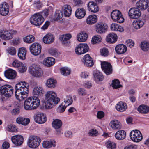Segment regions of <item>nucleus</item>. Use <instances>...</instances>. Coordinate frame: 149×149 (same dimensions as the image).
Segmentation results:
<instances>
[{"label": "nucleus", "mask_w": 149, "mask_h": 149, "mask_svg": "<svg viewBox=\"0 0 149 149\" xmlns=\"http://www.w3.org/2000/svg\"><path fill=\"white\" fill-rule=\"evenodd\" d=\"M44 90L41 87H35L32 92L34 96L29 97L25 100L24 106L25 109L27 110L36 109L39 106L40 101L38 97H40L43 94Z\"/></svg>", "instance_id": "f257e3e1"}, {"label": "nucleus", "mask_w": 149, "mask_h": 149, "mask_svg": "<svg viewBox=\"0 0 149 149\" xmlns=\"http://www.w3.org/2000/svg\"><path fill=\"white\" fill-rule=\"evenodd\" d=\"M29 84L25 82H20L15 85V95L17 100H23L28 95Z\"/></svg>", "instance_id": "f03ea898"}, {"label": "nucleus", "mask_w": 149, "mask_h": 149, "mask_svg": "<svg viewBox=\"0 0 149 149\" xmlns=\"http://www.w3.org/2000/svg\"><path fill=\"white\" fill-rule=\"evenodd\" d=\"M45 102L44 107L47 109L52 108L60 101V99L57 97V93L53 91L47 92L45 95Z\"/></svg>", "instance_id": "7ed1b4c3"}, {"label": "nucleus", "mask_w": 149, "mask_h": 149, "mask_svg": "<svg viewBox=\"0 0 149 149\" xmlns=\"http://www.w3.org/2000/svg\"><path fill=\"white\" fill-rule=\"evenodd\" d=\"M29 72L33 76L39 77L43 74V71L39 65L34 64L31 65L29 67Z\"/></svg>", "instance_id": "20e7f679"}, {"label": "nucleus", "mask_w": 149, "mask_h": 149, "mask_svg": "<svg viewBox=\"0 0 149 149\" xmlns=\"http://www.w3.org/2000/svg\"><path fill=\"white\" fill-rule=\"evenodd\" d=\"M44 21V18L40 12L35 13L31 16L30 19V23L36 26L41 25Z\"/></svg>", "instance_id": "39448f33"}, {"label": "nucleus", "mask_w": 149, "mask_h": 149, "mask_svg": "<svg viewBox=\"0 0 149 149\" xmlns=\"http://www.w3.org/2000/svg\"><path fill=\"white\" fill-rule=\"evenodd\" d=\"M41 140L38 137L34 135H30L27 141V145L30 148H36L39 145Z\"/></svg>", "instance_id": "423d86ee"}, {"label": "nucleus", "mask_w": 149, "mask_h": 149, "mask_svg": "<svg viewBox=\"0 0 149 149\" xmlns=\"http://www.w3.org/2000/svg\"><path fill=\"white\" fill-rule=\"evenodd\" d=\"M17 31L16 30H0V37L2 39L8 40L11 39L13 35L16 34Z\"/></svg>", "instance_id": "0eeeda50"}, {"label": "nucleus", "mask_w": 149, "mask_h": 149, "mask_svg": "<svg viewBox=\"0 0 149 149\" xmlns=\"http://www.w3.org/2000/svg\"><path fill=\"white\" fill-rule=\"evenodd\" d=\"M13 87L9 85H5L0 88V92L6 97H9L12 96L14 92Z\"/></svg>", "instance_id": "6e6552de"}, {"label": "nucleus", "mask_w": 149, "mask_h": 149, "mask_svg": "<svg viewBox=\"0 0 149 149\" xmlns=\"http://www.w3.org/2000/svg\"><path fill=\"white\" fill-rule=\"evenodd\" d=\"M111 17L114 21L120 23H123L124 19L121 12L117 10H113L111 14Z\"/></svg>", "instance_id": "1a4fd4ad"}, {"label": "nucleus", "mask_w": 149, "mask_h": 149, "mask_svg": "<svg viewBox=\"0 0 149 149\" xmlns=\"http://www.w3.org/2000/svg\"><path fill=\"white\" fill-rule=\"evenodd\" d=\"M130 136L132 141L136 142L140 141L143 138L141 132L137 130L132 131L130 133Z\"/></svg>", "instance_id": "9d476101"}, {"label": "nucleus", "mask_w": 149, "mask_h": 149, "mask_svg": "<svg viewBox=\"0 0 149 149\" xmlns=\"http://www.w3.org/2000/svg\"><path fill=\"white\" fill-rule=\"evenodd\" d=\"M89 47L87 44L81 43L77 46L75 48L76 53L78 55H81L88 52Z\"/></svg>", "instance_id": "9b49d317"}, {"label": "nucleus", "mask_w": 149, "mask_h": 149, "mask_svg": "<svg viewBox=\"0 0 149 149\" xmlns=\"http://www.w3.org/2000/svg\"><path fill=\"white\" fill-rule=\"evenodd\" d=\"M95 28L97 33L101 34L105 33L107 31L108 27L105 23L100 22L95 25Z\"/></svg>", "instance_id": "f8f14e48"}, {"label": "nucleus", "mask_w": 149, "mask_h": 149, "mask_svg": "<svg viewBox=\"0 0 149 149\" xmlns=\"http://www.w3.org/2000/svg\"><path fill=\"white\" fill-rule=\"evenodd\" d=\"M141 15L140 10L137 7L132 8L128 11L129 16L132 19H137L140 17Z\"/></svg>", "instance_id": "ddd939ff"}, {"label": "nucleus", "mask_w": 149, "mask_h": 149, "mask_svg": "<svg viewBox=\"0 0 149 149\" xmlns=\"http://www.w3.org/2000/svg\"><path fill=\"white\" fill-rule=\"evenodd\" d=\"M29 49L32 54L37 56L41 53V46L40 44L34 43L30 47Z\"/></svg>", "instance_id": "4468645a"}, {"label": "nucleus", "mask_w": 149, "mask_h": 149, "mask_svg": "<svg viewBox=\"0 0 149 149\" xmlns=\"http://www.w3.org/2000/svg\"><path fill=\"white\" fill-rule=\"evenodd\" d=\"M101 66L102 70L107 75H109L112 73V66L109 63L106 61L102 62Z\"/></svg>", "instance_id": "2eb2a0df"}, {"label": "nucleus", "mask_w": 149, "mask_h": 149, "mask_svg": "<svg viewBox=\"0 0 149 149\" xmlns=\"http://www.w3.org/2000/svg\"><path fill=\"white\" fill-rule=\"evenodd\" d=\"M136 5V6L140 10H145L149 7V0H139Z\"/></svg>", "instance_id": "dca6fc26"}, {"label": "nucleus", "mask_w": 149, "mask_h": 149, "mask_svg": "<svg viewBox=\"0 0 149 149\" xmlns=\"http://www.w3.org/2000/svg\"><path fill=\"white\" fill-rule=\"evenodd\" d=\"M9 11V7L8 4L3 2L0 4V14L3 16L8 15Z\"/></svg>", "instance_id": "f3484780"}, {"label": "nucleus", "mask_w": 149, "mask_h": 149, "mask_svg": "<svg viewBox=\"0 0 149 149\" xmlns=\"http://www.w3.org/2000/svg\"><path fill=\"white\" fill-rule=\"evenodd\" d=\"M34 119L35 122L39 124L43 123L46 121L45 116L42 112L36 114L34 116Z\"/></svg>", "instance_id": "a211bd4d"}, {"label": "nucleus", "mask_w": 149, "mask_h": 149, "mask_svg": "<svg viewBox=\"0 0 149 149\" xmlns=\"http://www.w3.org/2000/svg\"><path fill=\"white\" fill-rule=\"evenodd\" d=\"M13 143L16 146H19L22 145L24 141L23 137L21 135H17L11 137Z\"/></svg>", "instance_id": "6ab92c4d"}, {"label": "nucleus", "mask_w": 149, "mask_h": 149, "mask_svg": "<svg viewBox=\"0 0 149 149\" xmlns=\"http://www.w3.org/2000/svg\"><path fill=\"white\" fill-rule=\"evenodd\" d=\"M82 61L84 65L87 67H91L94 65L92 58L88 54H86L84 56Z\"/></svg>", "instance_id": "aec40b11"}, {"label": "nucleus", "mask_w": 149, "mask_h": 149, "mask_svg": "<svg viewBox=\"0 0 149 149\" xmlns=\"http://www.w3.org/2000/svg\"><path fill=\"white\" fill-rule=\"evenodd\" d=\"M71 37V34L68 33L60 35L59 37V39L63 46H67L68 44V40Z\"/></svg>", "instance_id": "412c9836"}, {"label": "nucleus", "mask_w": 149, "mask_h": 149, "mask_svg": "<svg viewBox=\"0 0 149 149\" xmlns=\"http://www.w3.org/2000/svg\"><path fill=\"white\" fill-rule=\"evenodd\" d=\"M88 10L91 12L96 13L99 11V8L96 3L92 1H89L87 4Z\"/></svg>", "instance_id": "4be33fe9"}, {"label": "nucleus", "mask_w": 149, "mask_h": 149, "mask_svg": "<svg viewBox=\"0 0 149 149\" xmlns=\"http://www.w3.org/2000/svg\"><path fill=\"white\" fill-rule=\"evenodd\" d=\"M62 17L63 13L62 11L59 10H56L52 17V20L61 23L63 22Z\"/></svg>", "instance_id": "5701e85b"}, {"label": "nucleus", "mask_w": 149, "mask_h": 149, "mask_svg": "<svg viewBox=\"0 0 149 149\" xmlns=\"http://www.w3.org/2000/svg\"><path fill=\"white\" fill-rule=\"evenodd\" d=\"M115 50L117 54H121L125 53L127 50V47L124 45L118 44L115 47Z\"/></svg>", "instance_id": "b1692460"}, {"label": "nucleus", "mask_w": 149, "mask_h": 149, "mask_svg": "<svg viewBox=\"0 0 149 149\" xmlns=\"http://www.w3.org/2000/svg\"><path fill=\"white\" fill-rule=\"evenodd\" d=\"M4 75L8 79H13L16 77V72L13 70L9 69L5 71Z\"/></svg>", "instance_id": "393cba45"}, {"label": "nucleus", "mask_w": 149, "mask_h": 149, "mask_svg": "<svg viewBox=\"0 0 149 149\" xmlns=\"http://www.w3.org/2000/svg\"><path fill=\"white\" fill-rule=\"evenodd\" d=\"M54 40V36L51 34H47L43 38L44 42L46 44H50L52 43Z\"/></svg>", "instance_id": "a878e982"}, {"label": "nucleus", "mask_w": 149, "mask_h": 149, "mask_svg": "<svg viewBox=\"0 0 149 149\" xmlns=\"http://www.w3.org/2000/svg\"><path fill=\"white\" fill-rule=\"evenodd\" d=\"M110 127L113 130H119L121 128V125L120 122L117 120H111L110 123Z\"/></svg>", "instance_id": "bb28decb"}, {"label": "nucleus", "mask_w": 149, "mask_h": 149, "mask_svg": "<svg viewBox=\"0 0 149 149\" xmlns=\"http://www.w3.org/2000/svg\"><path fill=\"white\" fill-rule=\"evenodd\" d=\"M93 76L94 80L96 82L102 81L104 77L102 74L99 71H94L93 72Z\"/></svg>", "instance_id": "cd10ccee"}, {"label": "nucleus", "mask_w": 149, "mask_h": 149, "mask_svg": "<svg viewBox=\"0 0 149 149\" xmlns=\"http://www.w3.org/2000/svg\"><path fill=\"white\" fill-rule=\"evenodd\" d=\"M115 107L118 111L122 112L126 110L127 108V106L125 103L120 101L116 104Z\"/></svg>", "instance_id": "c85d7f7f"}, {"label": "nucleus", "mask_w": 149, "mask_h": 149, "mask_svg": "<svg viewBox=\"0 0 149 149\" xmlns=\"http://www.w3.org/2000/svg\"><path fill=\"white\" fill-rule=\"evenodd\" d=\"M56 141L54 140L52 141H43L42 143L43 147L45 149H49L52 148V146L55 147L56 146L55 144L56 143Z\"/></svg>", "instance_id": "c756f323"}, {"label": "nucleus", "mask_w": 149, "mask_h": 149, "mask_svg": "<svg viewBox=\"0 0 149 149\" xmlns=\"http://www.w3.org/2000/svg\"><path fill=\"white\" fill-rule=\"evenodd\" d=\"M117 36L114 33H111L106 37V41L110 43L115 42L117 40Z\"/></svg>", "instance_id": "7c9ffc66"}, {"label": "nucleus", "mask_w": 149, "mask_h": 149, "mask_svg": "<svg viewBox=\"0 0 149 149\" xmlns=\"http://www.w3.org/2000/svg\"><path fill=\"white\" fill-rule=\"evenodd\" d=\"M62 11L66 17L70 16L71 14L72 10L71 6L68 5H65L62 8Z\"/></svg>", "instance_id": "2f4dec72"}, {"label": "nucleus", "mask_w": 149, "mask_h": 149, "mask_svg": "<svg viewBox=\"0 0 149 149\" xmlns=\"http://www.w3.org/2000/svg\"><path fill=\"white\" fill-rule=\"evenodd\" d=\"M126 133L123 130H120L117 132L115 135L116 138L118 140H123L126 137Z\"/></svg>", "instance_id": "473e14b6"}, {"label": "nucleus", "mask_w": 149, "mask_h": 149, "mask_svg": "<svg viewBox=\"0 0 149 149\" xmlns=\"http://www.w3.org/2000/svg\"><path fill=\"white\" fill-rule=\"evenodd\" d=\"M86 15V11L82 8L77 9L75 13L76 17L78 19H81L84 17Z\"/></svg>", "instance_id": "72a5a7b5"}, {"label": "nucleus", "mask_w": 149, "mask_h": 149, "mask_svg": "<svg viewBox=\"0 0 149 149\" xmlns=\"http://www.w3.org/2000/svg\"><path fill=\"white\" fill-rule=\"evenodd\" d=\"M26 52V49L25 48L22 47L19 48L18 52V56L19 58L22 60L25 59Z\"/></svg>", "instance_id": "f704fd0d"}, {"label": "nucleus", "mask_w": 149, "mask_h": 149, "mask_svg": "<svg viewBox=\"0 0 149 149\" xmlns=\"http://www.w3.org/2000/svg\"><path fill=\"white\" fill-rule=\"evenodd\" d=\"M97 20V17L94 15H89L86 20L87 23L88 24H93L95 23Z\"/></svg>", "instance_id": "c9c22d12"}, {"label": "nucleus", "mask_w": 149, "mask_h": 149, "mask_svg": "<svg viewBox=\"0 0 149 149\" xmlns=\"http://www.w3.org/2000/svg\"><path fill=\"white\" fill-rule=\"evenodd\" d=\"M55 63L54 58L52 57H48L45 58L43 61V64L48 67L53 65Z\"/></svg>", "instance_id": "e433bc0d"}, {"label": "nucleus", "mask_w": 149, "mask_h": 149, "mask_svg": "<svg viewBox=\"0 0 149 149\" xmlns=\"http://www.w3.org/2000/svg\"><path fill=\"white\" fill-rule=\"evenodd\" d=\"M30 121L29 119L26 118L22 117H18L16 120V122L17 123L25 126L27 125Z\"/></svg>", "instance_id": "4c0bfd02"}, {"label": "nucleus", "mask_w": 149, "mask_h": 149, "mask_svg": "<svg viewBox=\"0 0 149 149\" xmlns=\"http://www.w3.org/2000/svg\"><path fill=\"white\" fill-rule=\"evenodd\" d=\"M144 24L143 21L139 19L134 20L132 22L133 27L138 29L142 27Z\"/></svg>", "instance_id": "58836bf2"}, {"label": "nucleus", "mask_w": 149, "mask_h": 149, "mask_svg": "<svg viewBox=\"0 0 149 149\" xmlns=\"http://www.w3.org/2000/svg\"><path fill=\"white\" fill-rule=\"evenodd\" d=\"M137 110L141 113L147 114L149 112V107L146 105H141L138 107Z\"/></svg>", "instance_id": "ea45409f"}, {"label": "nucleus", "mask_w": 149, "mask_h": 149, "mask_svg": "<svg viewBox=\"0 0 149 149\" xmlns=\"http://www.w3.org/2000/svg\"><path fill=\"white\" fill-rule=\"evenodd\" d=\"M57 83V81L53 78H49L46 81V84L47 86L51 88H54Z\"/></svg>", "instance_id": "a19ab883"}, {"label": "nucleus", "mask_w": 149, "mask_h": 149, "mask_svg": "<svg viewBox=\"0 0 149 149\" xmlns=\"http://www.w3.org/2000/svg\"><path fill=\"white\" fill-rule=\"evenodd\" d=\"M88 36L85 33L81 32L77 35V39L79 42H84L87 40Z\"/></svg>", "instance_id": "79ce46f5"}, {"label": "nucleus", "mask_w": 149, "mask_h": 149, "mask_svg": "<svg viewBox=\"0 0 149 149\" xmlns=\"http://www.w3.org/2000/svg\"><path fill=\"white\" fill-rule=\"evenodd\" d=\"M105 145L107 149H116V143L113 141L108 140L105 142Z\"/></svg>", "instance_id": "37998d69"}, {"label": "nucleus", "mask_w": 149, "mask_h": 149, "mask_svg": "<svg viewBox=\"0 0 149 149\" xmlns=\"http://www.w3.org/2000/svg\"><path fill=\"white\" fill-rule=\"evenodd\" d=\"M23 40L25 42L30 44L34 42L35 40V38L33 35H29L24 37Z\"/></svg>", "instance_id": "c03bdc74"}, {"label": "nucleus", "mask_w": 149, "mask_h": 149, "mask_svg": "<svg viewBox=\"0 0 149 149\" xmlns=\"http://www.w3.org/2000/svg\"><path fill=\"white\" fill-rule=\"evenodd\" d=\"M73 102L72 97L70 95H66L64 98V102L65 103V105L67 106L72 104Z\"/></svg>", "instance_id": "a18cd8bd"}, {"label": "nucleus", "mask_w": 149, "mask_h": 149, "mask_svg": "<svg viewBox=\"0 0 149 149\" xmlns=\"http://www.w3.org/2000/svg\"><path fill=\"white\" fill-rule=\"evenodd\" d=\"M62 124L61 120L58 119L55 120L52 123V126L55 129H58L60 128Z\"/></svg>", "instance_id": "49530a36"}, {"label": "nucleus", "mask_w": 149, "mask_h": 149, "mask_svg": "<svg viewBox=\"0 0 149 149\" xmlns=\"http://www.w3.org/2000/svg\"><path fill=\"white\" fill-rule=\"evenodd\" d=\"M60 72L63 75L67 76L70 73V70L67 67H64L60 69Z\"/></svg>", "instance_id": "de8ad7c7"}, {"label": "nucleus", "mask_w": 149, "mask_h": 149, "mask_svg": "<svg viewBox=\"0 0 149 149\" xmlns=\"http://www.w3.org/2000/svg\"><path fill=\"white\" fill-rule=\"evenodd\" d=\"M120 83L118 79H115L112 81V86L115 89L120 88L122 87V85L120 84Z\"/></svg>", "instance_id": "09e8293b"}, {"label": "nucleus", "mask_w": 149, "mask_h": 149, "mask_svg": "<svg viewBox=\"0 0 149 149\" xmlns=\"http://www.w3.org/2000/svg\"><path fill=\"white\" fill-rule=\"evenodd\" d=\"M141 47L142 50L144 51H147L149 49V43L146 41H143L141 43Z\"/></svg>", "instance_id": "8fccbe9b"}, {"label": "nucleus", "mask_w": 149, "mask_h": 149, "mask_svg": "<svg viewBox=\"0 0 149 149\" xmlns=\"http://www.w3.org/2000/svg\"><path fill=\"white\" fill-rule=\"evenodd\" d=\"M102 40V38L100 35H97L92 38L91 42L93 44H95L101 42Z\"/></svg>", "instance_id": "3c124183"}, {"label": "nucleus", "mask_w": 149, "mask_h": 149, "mask_svg": "<svg viewBox=\"0 0 149 149\" xmlns=\"http://www.w3.org/2000/svg\"><path fill=\"white\" fill-rule=\"evenodd\" d=\"M27 67L25 64L21 63V64L19 66L18 69L19 72L20 73H24L27 70Z\"/></svg>", "instance_id": "603ef678"}, {"label": "nucleus", "mask_w": 149, "mask_h": 149, "mask_svg": "<svg viewBox=\"0 0 149 149\" xmlns=\"http://www.w3.org/2000/svg\"><path fill=\"white\" fill-rule=\"evenodd\" d=\"M78 95L81 96H84L87 94L86 91L82 88H79L77 91Z\"/></svg>", "instance_id": "864d4df0"}, {"label": "nucleus", "mask_w": 149, "mask_h": 149, "mask_svg": "<svg viewBox=\"0 0 149 149\" xmlns=\"http://www.w3.org/2000/svg\"><path fill=\"white\" fill-rule=\"evenodd\" d=\"M7 52L10 54L13 55L16 53V50L15 48L13 47H8L7 49Z\"/></svg>", "instance_id": "5fc2aeb1"}, {"label": "nucleus", "mask_w": 149, "mask_h": 149, "mask_svg": "<svg viewBox=\"0 0 149 149\" xmlns=\"http://www.w3.org/2000/svg\"><path fill=\"white\" fill-rule=\"evenodd\" d=\"M101 54L104 56H106L109 54L108 49L106 48H104L101 49L100 50Z\"/></svg>", "instance_id": "6e6d98bb"}, {"label": "nucleus", "mask_w": 149, "mask_h": 149, "mask_svg": "<svg viewBox=\"0 0 149 149\" xmlns=\"http://www.w3.org/2000/svg\"><path fill=\"white\" fill-rule=\"evenodd\" d=\"M33 5L34 8L36 9H39L41 8L42 6V4L40 1H35Z\"/></svg>", "instance_id": "4d7b16f0"}, {"label": "nucleus", "mask_w": 149, "mask_h": 149, "mask_svg": "<svg viewBox=\"0 0 149 149\" xmlns=\"http://www.w3.org/2000/svg\"><path fill=\"white\" fill-rule=\"evenodd\" d=\"M89 134L91 136H95L98 135V132L96 129H92L89 130Z\"/></svg>", "instance_id": "13d9d810"}, {"label": "nucleus", "mask_w": 149, "mask_h": 149, "mask_svg": "<svg viewBox=\"0 0 149 149\" xmlns=\"http://www.w3.org/2000/svg\"><path fill=\"white\" fill-rule=\"evenodd\" d=\"M7 130L10 132H16L17 130L15 126L12 125H9L7 126Z\"/></svg>", "instance_id": "bf43d9fd"}, {"label": "nucleus", "mask_w": 149, "mask_h": 149, "mask_svg": "<svg viewBox=\"0 0 149 149\" xmlns=\"http://www.w3.org/2000/svg\"><path fill=\"white\" fill-rule=\"evenodd\" d=\"M92 86V84L90 81H85L83 84L84 86L87 89L91 88Z\"/></svg>", "instance_id": "052dcab7"}, {"label": "nucleus", "mask_w": 149, "mask_h": 149, "mask_svg": "<svg viewBox=\"0 0 149 149\" xmlns=\"http://www.w3.org/2000/svg\"><path fill=\"white\" fill-rule=\"evenodd\" d=\"M89 73L87 71H84L81 72V77L83 78H87L89 75Z\"/></svg>", "instance_id": "680f3d73"}, {"label": "nucleus", "mask_w": 149, "mask_h": 149, "mask_svg": "<svg viewBox=\"0 0 149 149\" xmlns=\"http://www.w3.org/2000/svg\"><path fill=\"white\" fill-rule=\"evenodd\" d=\"M126 43L127 46L130 48L133 46L134 44V42L131 39H129L127 40Z\"/></svg>", "instance_id": "e2e57ef3"}, {"label": "nucleus", "mask_w": 149, "mask_h": 149, "mask_svg": "<svg viewBox=\"0 0 149 149\" xmlns=\"http://www.w3.org/2000/svg\"><path fill=\"white\" fill-rule=\"evenodd\" d=\"M21 62L17 60H15L12 63V65L13 67L18 68L20 64H21Z\"/></svg>", "instance_id": "0e129e2a"}, {"label": "nucleus", "mask_w": 149, "mask_h": 149, "mask_svg": "<svg viewBox=\"0 0 149 149\" xmlns=\"http://www.w3.org/2000/svg\"><path fill=\"white\" fill-rule=\"evenodd\" d=\"M137 146L134 144L127 145L125 147L124 149H136Z\"/></svg>", "instance_id": "69168bd1"}, {"label": "nucleus", "mask_w": 149, "mask_h": 149, "mask_svg": "<svg viewBox=\"0 0 149 149\" xmlns=\"http://www.w3.org/2000/svg\"><path fill=\"white\" fill-rule=\"evenodd\" d=\"M66 107L67 106L65 104L64 106H60L58 108V110L60 113L63 112L65 111Z\"/></svg>", "instance_id": "338daca9"}, {"label": "nucleus", "mask_w": 149, "mask_h": 149, "mask_svg": "<svg viewBox=\"0 0 149 149\" xmlns=\"http://www.w3.org/2000/svg\"><path fill=\"white\" fill-rule=\"evenodd\" d=\"M104 116V113L103 112L100 111L97 113V117L99 119H101L103 118Z\"/></svg>", "instance_id": "774afa93"}]
</instances>
